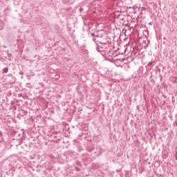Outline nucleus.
<instances>
[{
  "instance_id": "f03ea898",
  "label": "nucleus",
  "mask_w": 177,
  "mask_h": 177,
  "mask_svg": "<svg viewBox=\"0 0 177 177\" xmlns=\"http://www.w3.org/2000/svg\"><path fill=\"white\" fill-rule=\"evenodd\" d=\"M3 71H4V73H8V69L7 68H6L3 69Z\"/></svg>"
},
{
  "instance_id": "f257e3e1",
  "label": "nucleus",
  "mask_w": 177,
  "mask_h": 177,
  "mask_svg": "<svg viewBox=\"0 0 177 177\" xmlns=\"http://www.w3.org/2000/svg\"><path fill=\"white\" fill-rule=\"evenodd\" d=\"M110 52H111V50L109 49V50H106V53L105 54V57L107 60H111V57L110 55Z\"/></svg>"
}]
</instances>
